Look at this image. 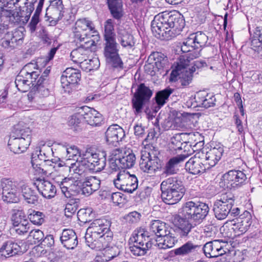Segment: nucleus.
Masks as SVG:
<instances>
[{
  "label": "nucleus",
  "instance_id": "50",
  "mask_svg": "<svg viewBox=\"0 0 262 262\" xmlns=\"http://www.w3.org/2000/svg\"><path fill=\"white\" fill-rule=\"evenodd\" d=\"M186 218L192 219L196 215V205L195 203L192 201L188 202L185 204L183 209Z\"/></svg>",
  "mask_w": 262,
  "mask_h": 262
},
{
  "label": "nucleus",
  "instance_id": "59",
  "mask_svg": "<svg viewBox=\"0 0 262 262\" xmlns=\"http://www.w3.org/2000/svg\"><path fill=\"white\" fill-rule=\"evenodd\" d=\"M29 238L30 239H32L34 244H37L43 239L44 234L43 232L39 229H33L30 232Z\"/></svg>",
  "mask_w": 262,
  "mask_h": 262
},
{
  "label": "nucleus",
  "instance_id": "43",
  "mask_svg": "<svg viewBox=\"0 0 262 262\" xmlns=\"http://www.w3.org/2000/svg\"><path fill=\"white\" fill-rule=\"evenodd\" d=\"M155 59V63L159 70H163L164 71H167L169 68V63L168 58L165 56L161 53H157L154 55Z\"/></svg>",
  "mask_w": 262,
  "mask_h": 262
},
{
  "label": "nucleus",
  "instance_id": "7",
  "mask_svg": "<svg viewBox=\"0 0 262 262\" xmlns=\"http://www.w3.org/2000/svg\"><path fill=\"white\" fill-rule=\"evenodd\" d=\"M74 38L80 42L84 41L86 38L91 39L90 37H95L97 41L99 39L98 32L95 30L92 21L85 18L79 19L76 21L73 29Z\"/></svg>",
  "mask_w": 262,
  "mask_h": 262
},
{
  "label": "nucleus",
  "instance_id": "56",
  "mask_svg": "<svg viewBox=\"0 0 262 262\" xmlns=\"http://www.w3.org/2000/svg\"><path fill=\"white\" fill-rule=\"evenodd\" d=\"M28 221L26 219V216L22 211L16 210L12 214L11 217V221L13 226L18 225L23 222Z\"/></svg>",
  "mask_w": 262,
  "mask_h": 262
},
{
  "label": "nucleus",
  "instance_id": "4",
  "mask_svg": "<svg viewBox=\"0 0 262 262\" xmlns=\"http://www.w3.org/2000/svg\"><path fill=\"white\" fill-rule=\"evenodd\" d=\"M160 188L163 202L169 205L178 203L185 193V188L182 183L173 177L169 178L162 181Z\"/></svg>",
  "mask_w": 262,
  "mask_h": 262
},
{
  "label": "nucleus",
  "instance_id": "41",
  "mask_svg": "<svg viewBox=\"0 0 262 262\" xmlns=\"http://www.w3.org/2000/svg\"><path fill=\"white\" fill-rule=\"evenodd\" d=\"M251 48L258 52L262 51V28L257 27L251 40Z\"/></svg>",
  "mask_w": 262,
  "mask_h": 262
},
{
  "label": "nucleus",
  "instance_id": "19",
  "mask_svg": "<svg viewBox=\"0 0 262 262\" xmlns=\"http://www.w3.org/2000/svg\"><path fill=\"white\" fill-rule=\"evenodd\" d=\"M81 115H83V119L88 124L92 126H100L103 120L102 115L98 111L88 107L84 106L79 108Z\"/></svg>",
  "mask_w": 262,
  "mask_h": 262
},
{
  "label": "nucleus",
  "instance_id": "14",
  "mask_svg": "<svg viewBox=\"0 0 262 262\" xmlns=\"http://www.w3.org/2000/svg\"><path fill=\"white\" fill-rule=\"evenodd\" d=\"M80 42L79 47L73 50L71 53L72 61L79 63V65L88 58V55L92 52L93 47L96 46L95 41L89 38H86L85 41Z\"/></svg>",
  "mask_w": 262,
  "mask_h": 262
},
{
  "label": "nucleus",
  "instance_id": "35",
  "mask_svg": "<svg viewBox=\"0 0 262 262\" xmlns=\"http://www.w3.org/2000/svg\"><path fill=\"white\" fill-rule=\"evenodd\" d=\"M37 67V64L36 63H29L24 67L19 73L31 80H35V82H37L40 74V71Z\"/></svg>",
  "mask_w": 262,
  "mask_h": 262
},
{
  "label": "nucleus",
  "instance_id": "24",
  "mask_svg": "<svg viewBox=\"0 0 262 262\" xmlns=\"http://www.w3.org/2000/svg\"><path fill=\"white\" fill-rule=\"evenodd\" d=\"M100 184V179L96 176L86 177L82 183V193L87 196L91 195L99 189Z\"/></svg>",
  "mask_w": 262,
  "mask_h": 262
},
{
  "label": "nucleus",
  "instance_id": "44",
  "mask_svg": "<svg viewBox=\"0 0 262 262\" xmlns=\"http://www.w3.org/2000/svg\"><path fill=\"white\" fill-rule=\"evenodd\" d=\"M47 152H43L45 149H40L39 150V154H36V155H33L31 160V163L32 166L34 167L35 165L36 166L38 164H40V163H38V160L37 158L40 161H48L49 159H47L49 157V155L52 152V149L49 147L47 146L46 147Z\"/></svg>",
  "mask_w": 262,
  "mask_h": 262
},
{
  "label": "nucleus",
  "instance_id": "42",
  "mask_svg": "<svg viewBox=\"0 0 262 262\" xmlns=\"http://www.w3.org/2000/svg\"><path fill=\"white\" fill-rule=\"evenodd\" d=\"M45 0H39V2L35 10V12L32 16L31 21L28 25V28L31 32H34L36 29V26L39 21V15L41 11Z\"/></svg>",
  "mask_w": 262,
  "mask_h": 262
},
{
  "label": "nucleus",
  "instance_id": "6",
  "mask_svg": "<svg viewBox=\"0 0 262 262\" xmlns=\"http://www.w3.org/2000/svg\"><path fill=\"white\" fill-rule=\"evenodd\" d=\"M23 180L3 178L1 180L3 200L7 203H17L19 201Z\"/></svg>",
  "mask_w": 262,
  "mask_h": 262
},
{
  "label": "nucleus",
  "instance_id": "23",
  "mask_svg": "<svg viewBox=\"0 0 262 262\" xmlns=\"http://www.w3.org/2000/svg\"><path fill=\"white\" fill-rule=\"evenodd\" d=\"M39 192L45 198L50 199L53 198L56 193V187L50 181L44 179H39L36 181Z\"/></svg>",
  "mask_w": 262,
  "mask_h": 262
},
{
  "label": "nucleus",
  "instance_id": "2",
  "mask_svg": "<svg viewBox=\"0 0 262 262\" xmlns=\"http://www.w3.org/2000/svg\"><path fill=\"white\" fill-rule=\"evenodd\" d=\"M185 26V20L180 13L159 14L151 22V31L159 38L170 39L179 35Z\"/></svg>",
  "mask_w": 262,
  "mask_h": 262
},
{
  "label": "nucleus",
  "instance_id": "34",
  "mask_svg": "<svg viewBox=\"0 0 262 262\" xmlns=\"http://www.w3.org/2000/svg\"><path fill=\"white\" fill-rule=\"evenodd\" d=\"M198 107L208 108L215 104V98L205 91L198 92Z\"/></svg>",
  "mask_w": 262,
  "mask_h": 262
},
{
  "label": "nucleus",
  "instance_id": "45",
  "mask_svg": "<svg viewBox=\"0 0 262 262\" xmlns=\"http://www.w3.org/2000/svg\"><path fill=\"white\" fill-rule=\"evenodd\" d=\"M99 66V60L96 57L89 60L87 58L80 65V68L85 71H90L97 69Z\"/></svg>",
  "mask_w": 262,
  "mask_h": 262
},
{
  "label": "nucleus",
  "instance_id": "52",
  "mask_svg": "<svg viewBox=\"0 0 262 262\" xmlns=\"http://www.w3.org/2000/svg\"><path fill=\"white\" fill-rule=\"evenodd\" d=\"M134 95L135 97L146 100H148L151 96L152 92L144 84L142 83L139 85L137 92Z\"/></svg>",
  "mask_w": 262,
  "mask_h": 262
},
{
  "label": "nucleus",
  "instance_id": "39",
  "mask_svg": "<svg viewBox=\"0 0 262 262\" xmlns=\"http://www.w3.org/2000/svg\"><path fill=\"white\" fill-rule=\"evenodd\" d=\"M87 169H88V167L82 157H80V159L77 158L76 162L72 163L69 167L70 172L79 175L82 174Z\"/></svg>",
  "mask_w": 262,
  "mask_h": 262
},
{
  "label": "nucleus",
  "instance_id": "8",
  "mask_svg": "<svg viewBox=\"0 0 262 262\" xmlns=\"http://www.w3.org/2000/svg\"><path fill=\"white\" fill-rule=\"evenodd\" d=\"M158 155V151L154 149L142 150L139 163L140 169L144 172L152 173L161 168V164Z\"/></svg>",
  "mask_w": 262,
  "mask_h": 262
},
{
  "label": "nucleus",
  "instance_id": "46",
  "mask_svg": "<svg viewBox=\"0 0 262 262\" xmlns=\"http://www.w3.org/2000/svg\"><path fill=\"white\" fill-rule=\"evenodd\" d=\"M173 90L168 88L164 90L159 91L156 94V102L159 106H163L168 99V97L172 93Z\"/></svg>",
  "mask_w": 262,
  "mask_h": 262
},
{
  "label": "nucleus",
  "instance_id": "26",
  "mask_svg": "<svg viewBox=\"0 0 262 262\" xmlns=\"http://www.w3.org/2000/svg\"><path fill=\"white\" fill-rule=\"evenodd\" d=\"M130 239L133 244L143 246V245H147L148 243L152 244V247H155V243L153 242L155 238H150L148 232L143 229L135 230Z\"/></svg>",
  "mask_w": 262,
  "mask_h": 262
},
{
  "label": "nucleus",
  "instance_id": "51",
  "mask_svg": "<svg viewBox=\"0 0 262 262\" xmlns=\"http://www.w3.org/2000/svg\"><path fill=\"white\" fill-rule=\"evenodd\" d=\"M45 214L40 211L32 210L29 214L30 222L36 225H41L45 222Z\"/></svg>",
  "mask_w": 262,
  "mask_h": 262
},
{
  "label": "nucleus",
  "instance_id": "54",
  "mask_svg": "<svg viewBox=\"0 0 262 262\" xmlns=\"http://www.w3.org/2000/svg\"><path fill=\"white\" fill-rule=\"evenodd\" d=\"M209 211L208 205L205 203L198 202V223L200 220L203 221L207 216Z\"/></svg>",
  "mask_w": 262,
  "mask_h": 262
},
{
  "label": "nucleus",
  "instance_id": "29",
  "mask_svg": "<svg viewBox=\"0 0 262 262\" xmlns=\"http://www.w3.org/2000/svg\"><path fill=\"white\" fill-rule=\"evenodd\" d=\"M21 192L25 202L28 204L37 205L39 196L35 190L30 188L23 180Z\"/></svg>",
  "mask_w": 262,
  "mask_h": 262
},
{
  "label": "nucleus",
  "instance_id": "27",
  "mask_svg": "<svg viewBox=\"0 0 262 262\" xmlns=\"http://www.w3.org/2000/svg\"><path fill=\"white\" fill-rule=\"evenodd\" d=\"M30 142L27 139L22 138L11 137L8 141V146L11 151L15 154H20L25 151L28 147Z\"/></svg>",
  "mask_w": 262,
  "mask_h": 262
},
{
  "label": "nucleus",
  "instance_id": "57",
  "mask_svg": "<svg viewBox=\"0 0 262 262\" xmlns=\"http://www.w3.org/2000/svg\"><path fill=\"white\" fill-rule=\"evenodd\" d=\"M30 224L28 221H26L18 225L13 226V229L18 235L26 234L30 229Z\"/></svg>",
  "mask_w": 262,
  "mask_h": 262
},
{
  "label": "nucleus",
  "instance_id": "38",
  "mask_svg": "<svg viewBox=\"0 0 262 262\" xmlns=\"http://www.w3.org/2000/svg\"><path fill=\"white\" fill-rule=\"evenodd\" d=\"M183 134H176L171 139V147L174 150L184 149L185 151L189 150L190 145H188L182 140Z\"/></svg>",
  "mask_w": 262,
  "mask_h": 262
},
{
  "label": "nucleus",
  "instance_id": "58",
  "mask_svg": "<svg viewBox=\"0 0 262 262\" xmlns=\"http://www.w3.org/2000/svg\"><path fill=\"white\" fill-rule=\"evenodd\" d=\"M80 111L79 108L78 109L77 113L71 116L69 120L68 124L70 126L75 128L76 127L78 126L80 123L83 115H81L80 113Z\"/></svg>",
  "mask_w": 262,
  "mask_h": 262
},
{
  "label": "nucleus",
  "instance_id": "9",
  "mask_svg": "<svg viewBox=\"0 0 262 262\" xmlns=\"http://www.w3.org/2000/svg\"><path fill=\"white\" fill-rule=\"evenodd\" d=\"M113 183L118 189L129 193H132L136 190L138 185L136 176L130 174L125 170L120 171L117 178L114 179Z\"/></svg>",
  "mask_w": 262,
  "mask_h": 262
},
{
  "label": "nucleus",
  "instance_id": "21",
  "mask_svg": "<svg viewBox=\"0 0 262 262\" xmlns=\"http://www.w3.org/2000/svg\"><path fill=\"white\" fill-rule=\"evenodd\" d=\"M43 82L42 77H39L37 82H35V80H31L24 75H22L20 73L16 76L15 83L18 90L21 92H27L30 88V85L32 84L34 87L40 86Z\"/></svg>",
  "mask_w": 262,
  "mask_h": 262
},
{
  "label": "nucleus",
  "instance_id": "25",
  "mask_svg": "<svg viewBox=\"0 0 262 262\" xmlns=\"http://www.w3.org/2000/svg\"><path fill=\"white\" fill-rule=\"evenodd\" d=\"M62 245L68 249H74L78 245L77 236L72 229H64L60 236Z\"/></svg>",
  "mask_w": 262,
  "mask_h": 262
},
{
  "label": "nucleus",
  "instance_id": "36",
  "mask_svg": "<svg viewBox=\"0 0 262 262\" xmlns=\"http://www.w3.org/2000/svg\"><path fill=\"white\" fill-rule=\"evenodd\" d=\"M76 182L72 178H65L59 184L62 193L67 200L73 196L70 191L74 189V187L76 186Z\"/></svg>",
  "mask_w": 262,
  "mask_h": 262
},
{
  "label": "nucleus",
  "instance_id": "3",
  "mask_svg": "<svg viewBox=\"0 0 262 262\" xmlns=\"http://www.w3.org/2000/svg\"><path fill=\"white\" fill-rule=\"evenodd\" d=\"M108 229L106 220L98 219L93 221L85 233L86 245L91 249L98 251L107 247L112 241V236L106 234Z\"/></svg>",
  "mask_w": 262,
  "mask_h": 262
},
{
  "label": "nucleus",
  "instance_id": "61",
  "mask_svg": "<svg viewBox=\"0 0 262 262\" xmlns=\"http://www.w3.org/2000/svg\"><path fill=\"white\" fill-rule=\"evenodd\" d=\"M66 152L67 156L69 159H80V157L82 156V154H81V152L79 148L75 145L71 146L69 147H67L66 148Z\"/></svg>",
  "mask_w": 262,
  "mask_h": 262
},
{
  "label": "nucleus",
  "instance_id": "17",
  "mask_svg": "<svg viewBox=\"0 0 262 262\" xmlns=\"http://www.w3.org/2000/svg\"><path fill=\"white\" fill-rule=\"evenodd\" d=\"M81 74L79 71L73 68H67L60 78L62 88L66 92L70 93L80 80Z\"/></svg>",
  "mask_w": 262,
  "mask_h": 262
},
{
  "label": "nucleus",
  "instance_id": "40",
  "mask_svg": "<svg viewBox=\"0 0 262 262\" xmlns=\"http://www.w3.org/2000/svg\"><path fill=\"white\" fill-rule=\"evenodd\" d=\"M155 249L152 247V244L148 243L147 245L141 246L134 244L129 247L130 253L135 256H142L145 255L150 249Z\"/></svg>",
  "mask_w": 262,
  "mask_h": 262
},
{
  "label": "nucleus",
  "instance_id": "48",
  "mask_svg": "<svg viewBox=\"0 0 262 262\" xmlns=\"http://www.w3.org/2000/svg\"><path fill=\"white\" fill-rule=\"evenodd\" d=\"M104 40L116 39L114 33V21L107 19L104 24Z\"/></svg>",
  "mask_w": 262,
  "mask_h": 262
},
{
  "label": "nucleus",
  "instance_id": "18",
  "mask_svg": "<svg viewBox=\"0 0 262 262\" xmlns=\"http://www.w3.org/2000/svg\"><path fill=\"white\" fill-rule=\"evenodd\" d=\"M226 243L222 240H214L204 245L203 250L206 257H216L226 253L224 250Z\"/></svg>",
  "mask_w": 262,
  "mask_h": 262
},
{
  "label": "nucleus",
  "instance_id": "63",
  "mask_svg": "<svg viewBox=\"0 0 262 262\" xmlns=\"http://www.w3.org/2000/svg\"><path fill=\"white\" fill-rule=\"evenodd\" d=\"M144 101L134 96V98L132 99V104L133 108L135 110V113L136 114H138L141 112Z\"/></svg>",
  "mask_w": 262,
  "mask_h": 262
},
{
  "label": "nucleus",
  "instance_id": "16",
  "mask_svg": "<svg viewBox=\"0 0 262 262\" xmlns=\"http://www.w3.org/2000/svg\"><path fill=\"white\" fill-rule=\"evenodd\" d=\"M13 8H8L3 6L0 11V20L5 24L12 23L13 24H26L29 20V15L25 14L24 10L19 13L14 11Z\"/></svg>",
  "mask_w": 262,
  "mask_h": 262
},
{
  "label": "nucleus",
  "instance_id": "11",
  "mask_svg": "<svg viewBox=\"0 0 262 262\" xmlns=\"http://www.w3.org/2000/svg\"><path fill=\"white\" fill-rule=\"evenodd\" d=\"M105 41L104 55L106 62L114 68L122 69L123 63L118 54L119 49L116 39Z\"/></svg>",
  "mask_w": 262,
  "mask_h": 262
},
{
  "label": "nucleus",
  "instance_id": "64",
  "mask_svg": "<svg viewBox=\"0 0 262 262\" xmlns=\"http://www.w3.org/2000/svg\"><path fill=\"white\" fill-rule=\"evenodd\" d=\"M48 14H51L50 17L52 19L51 20H50V23L52 25H55L63 16L62 12L58 13L56 12V10H49V7L47 9L46 15H47Z\"/></svg>",
  "mask_w": 262,
  "mask_h": 262
},
{
  "label": "nucleus",
  "instance_id": "13",
  "mask_svg": "<svg viewBox=\"0 0 262 262\" xmlns=\"http://www.w3.org/2000/svg\"><path fill=\"white\" fill-rule=\"evenodd\" d=\"M105 156L106 154L103 152L86 151L82 154V157L85 161L88 169L99 172L103 170L106 165Z\"/></svg>",
  "mask_w": 262,
  "mask_h": 262
},
{
  "label": "nucleus",
  "instance_id": "55",
  "mask_svg": "<svg viewBox=\"0 0 262 262\" xmlns=\"http://www.w3.org/2000/svg\"><path fill=\"white\" fill-rule=\"evenodd\" d=\"M113 16L116 19H119L122 16V2L108 5Z\"/></svg>",
  "mask_w": 262,
  "mask_h": 262
},
{
  "label": "nucleus",
  "instance_id": "20",
  "mask_svg": "<svg viewBox=\"0 0 262 262\" xmlns=\"http://www.w3.org/2000/svg\"><path fill=\"white\" fill-rule=\"evenodd\" d=\"M244 215V217H239L231 225L234 236H239L245 233L251 224V215L249 212L246 211Z\"/></svg>",
  "mask_w": 262,
  "mask_h": 262
},
{
  "label": "nucleus",
  "instance_id": "22",
  "mask_svg": "<svg viewBox=\"0 0 262 262\" xmlns=\"http://www.w3.org/2000/svg\"><path fill=\"white\" fill-rule=\"evenodd\" d=\"M124 136V130L117 124L110 126L105 132L106 141L110 144L118 143L121 141Z\"/></svg>",
  "mask_w": 262,
  "mask_h": 262
},
{
  "label": "nucleus",
  "instance_id": "12",
  "mask_svg": "<svg viewBox=\"0 0 262 262\" xmlns=\"http://www.w3.org/2000/svg\"><path fill=\"white\" fill-rule=\"evenodd\" d=\"M246 179V175L243 171L231 170L223 175L219 184L224 189H231L239 186Z\"/></svg>",
  "mask_w": 262,
  "mask_h": 262
},
{
  "label": "nucleus",
  "instance_id": "53",
  "mask_svg": "<svg viewBox=\"0 0 262 262\" xmlns=\"http://www.w3.org/2000/svg\"><path fill=\"white\" fill-rule=\"evenodd\" d=\"M15 137L17 138H22L23 139L28 140V142L31 143V129L28 127H21L18 124L15 128Z\"/></svg>",
  "mask_w": 262,
  "mask_h": 262
},
{
  "label": "nucleus",
  "instance_id": "5",
  "mask_svg": "<svg viewBox=\"0 0 262 262\" xmlns=\"http://www.w3.org/2000/svg\"><path fill=\"white\" fill-rule=\"evenodd\" d=\"M224 152L221 145L209 148L205 146L198 149V173H204L207 169L216 165Z\"/></svg>",
  "mask_w": 262,
  "mask_h": 262
},
{
  "label": "nucleus",
  "instance_id": "37",
  "mask_svg": "<svg viewBox=\"0 0 262 262\" xmlns=\"http://www.w3.org/2000/svg\"><path fill=\"white\" fill-rule=\"evenodd\" d=\"M173 222L176 226L181 230L180 234L182 236H186L191 229V225L188 221L181 217L179 215H175L173 216Z\"/></svg>",
  "mask_w": 262,
  "mask_h": 262
},
{
  "label": "nucleus",
  "instance_id": "49",
  "mask_svg": "<svg viewBox=\"0 0 262 262\" xmlns=\"http://www.w3.org/2000/svg\"><path fill=\"white\" fill-rule=\"evenodd\" d=\"M196 248V245L191 242H187L180 248L176 249L174 250V253L177 255H186L194 251Z\"/></svg>",
  "mask_w": 262,
  "mask_h": 262
},
{
  "label": "nucleus",
  "instance_id": "28",
  "mask_svg": "<svg viewBox=\"0 0 262 262\" xmlns=\"http://www.w3.org/2000/svg\"><path fill=\"white\" fill-rule=\"evenodd\" d=\"M119 162L122 169L130 168L133 167L136 162L135 154L131 150L119 149Z\"/></svg>",
  "mask_w": 262,
  "mask_h": 262
},
{
  "label": "nucleus",
  "instance_id": "30",
  "mask_svg": "<svg viewBox=\"0 0 262 262\" xmlns=\"http://www.w3.org/2000/svg\"><path fill=\"white\" fill-rule=\"evenodd\" d=\"M22 252L21 247L17 243L9 241L0 248V255L5 257L12 256Z\"/></svg>",
  "mask_w": 262,
  "mask_h": 262
},
{
  "label": "nucleus",
  "instance_id": "31",
  "mask_svg": "<svg viewBox=\"0 0 262 262\" xmlns=\"http://www.w3.org/2000/svg\"><path fill=\"white\" fill-rule=\"evenodd\" d=\"M176 242V239L172 236L170 231L169 233L167 234V235H163V236L161 237H157L153 241V242L155 243V248L159 249H166L172 248L175 245Z\"/></svg>",
  "mask_w": 262,
  "mask_h": 262
},
{
  "label": "nucleus",
  "instance_id": "33",
  "mask_svg": "<svg viewBox=\"0 0 262 262\" xmlns=\"http://www.w3.org/2000/svg\"><path fill=\"white\" fill-rule=\"evenodd\" d=\"M118 41L124 48H132L134 46L135 41L134 36L126 30L119 28L117 32Z\"/></svg>",
  "mask_w": 262,
  "mask_h": 262
},
{
  "label": "nucleus",
  "instance_id": "15",
  "mask_svg": "<svg viewBox=\"0 0 262 262\" xmlns=\"http://www.w3.org/2000/svg\"><path fill=\"white\" fill-rule=\"evenodd\" d=\"M24 29L19 28L11 32H8L2 39V46L12 50L23 43Z\"/></svg>",
  "mask_w": 262,
  "mask_h": 262
},
{
  "label": "nucleus",
  "instance_id": "10",
  "mask_svg": "<svg viewBox=\"0 0 262 262\" xmlns=\"http://www.w3.org/2000/svg\"><path fill=\"white\" fill-rule=\"evenodd\" d=\"M234 203V196L231 193L222 194L213 205L215 216L220 220L225 219L229 214Z\"/></svg>",
  "mask_w": 262,
  "mask_h": 262
},
{
  "label": "nucleus",
  "instance_id": "62",
  "mask_svg": "<svg viewBox=\"0 0 262 262\" xmlns=\"http://www.w3.org/2000/svg\"><path fill=\"white\" fill-rule=\"evenodd\" d=\"M141 215L137 211H133L124 216V219L129 224H135L138 223L141 218Z\"/></svg>",
  "mask_w": 262,
  "mask_h": 262
},
{
  "label": "nucleus",
  "instance_id": "60",
  "mask_svg": "<svg viewBox=\"0 0 262 262\" xmlns=\"http://www.w3.org/2000/svg\"><path fill=\"white\" fill-rule=\"evenodd\" d=\"M195 155L191 157L185 164L186 170L193 176L196 174V163Z\"/></svg>",
  "mask_w": 262,
  "mask_h": 262
},
{
  "label": "nucleus",
  "instance_id": "47",
  "mask_svg": "<svg viewBox=\"0 0 262 262\" xmlns=\"http://www.w3.org/2000/svg\"><path fill=\"white\" fill-rule=\"evenodd\" d=\"M119 149H115L112 152L109 160V168L113 171H117L121 168V164L119 162Z\"/></svg>",
  "mask_w": 262,
  "mask_h": 262
},
{
  "label": "nucleus",
  "instance_id": "32",
  "mask_svg": "<svg viewBox=\"0 0 262 262\" xmlns=\"http://www.w3.org/2000/svg\"><path fill=\"white\" fill-rule=\"evenodd\" d=\"M150 231L157 235V237L163 236L169 233L170 228L164 222L160 220H153L150 223Z\"/></svg>",
  "mask_w": 262,
  "mask_h": 262
},
{
  "label": "nucleus",
  "instance_id": "1",
  "mask_svg": "<svg viewBox=\"0 0 262 262\" xmlns=\"http://www.w3.org/2000/svg\"><path fill=\"white\" fill-rule=\"evenodd\" d=\"M196 34H191L181 46V51L187 54L181 55L174 63L169 81L175 82L180 79L183 85H188L192 80V74L195 71V60L196 53L195 50Z\"/></svg>",
  "mask_w": 262,
  "mask_h": 262
}]
</instances>
